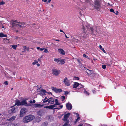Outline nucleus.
<instances>
[{
    "mask_svg": "<svg viewBox=\"0 0 126 126\" xmlns=\"http://www.w3.org/2000/svg\"><path fill=\"white\" fill-rule=\"evenodd\" d=\"M101 0H94V9L97 10L98 11H99L101 7Z\"/></svg>",
    "mask_w": 126,
    "mask_h": 126,
    "instance_id": "f257e3e1",
    "label": "nucleus"
},
{
    "mask_svg": "<svg viewBox=\"0 0 126 126\" xmlns=\"http://www.w3.org/2000/svg\"><path fill=\"white\" fill-rule=\"evenodd\" d=\"M35 117L32 115H30L26 116L23 118V121L24 123H28L31 121L32 120L34 119Z\"/></svg>",
    "mask_w": 126,
    "mask_h": 126,
    "instance_id": "f03ea898",
    "label": "nucleus"
},
{
    "mask_svg": "<svg viewBox=\"0 0 126 126\" xmlns=\"http://www.w3.org/2000/svg\"><path fill=\"white\" fill-rule=\"evenodd\" d=\"M51 89L52 90L54 91L57 93H60L62 91V90L61 89H57L54 87H52Z\"/></svg>",
    "mask_w": 126,
    "mask_h": 126,
    "instance_id": "7ed1b4c3",
    "label": "nucleus"
},
{
    "mask_svg": "<svg viewBox=\"0 0 126 126\" xmlns=\"http://www.w3.org/2000/svg\"><path fill=\"white\" fill-rule=\"evenodd\" d=\"M52 74L55 76H57L60 73V71L56 69H54L52 70Z\"/></svg>",
    "mask_w": 126,
    "mask_h": 126,
    "instance_id": "20e7f679",
    "label": "nucleus"
},
{
    "mask_svg": "<svg viewBox=\"0 0 126 126\" xmlns=\"http://www.w3.org/2000/svg\"><path fill=\"white\" fill-rule=\"evenodd\" d=\"M45 113V111L43 110H40L37 112V114L39 116H42L44 115Z\"/></svg>",
    "mask_w": 126,
    "mask_h": 126,
    "instance_id": "39448f33",
    "label": "nucleus"
},
{
    "mask_svg": "<svg viewBox=\"0 0 126 126\" xmlns=\"http://www.w3.org/2000/svg\"><path fill=\"white\" fill-rule=\"evenodd\" d=\"M21 105H24L25 106H31V105L30 103L28 104L26 100H24L21 102Z\"/></svg>",
    "mask_w": 126,
    "mask_h": 126,
    "instance_id": "423d86ee",
    "label": "nucleus"
},
{
    "mask_svg": "<svg viewBox=\"0 0 126 126\" xmlns=\"http://www.w3.org/2000/svg\"><path fill=\"white\" fill-rule=\"evenodd\" d=\"M63 82L67 86H69L70 84L69 81L67 77H65L64 79Z\"/></svg>",
    "mask_w": 126,
    "mask_h": 126,
    "instance_id": "0eeeda50",
    "label": "nucleus"
},
{
    "mask_svg": "<svg viewBox=\"0 0 126 126\" xmlns=\"http://www.w3.org/2000/svg\"><path fill=\"white\" fill-rule=\"evenodd\" d=\"M46 101L47 102H48L52 104H53L54 102V99L52 97H50L49 98L46 100Z\"/></svg>",
    "mask_w": 126,
    "mask_h": 126,
    "instance_id": "6e6552de",
    "label": "nucleus"
},
{
    "mask_svg": "<svg viewBox=\"0 0 126 126\" xmlns=\"http://www.w3.org/2000/svg\"><path fill=\"white\" fill-rule=\"evenodd\" d=\"M26 109L24 108H22L20 112V116H22L23 114L26 112Z\"/></svg>",
    "mask_w": 126,
    "mask_h": 126,
    "instance_id": "1a4fd4ad",
    "label": "nucleus"
},
{
    "mask_svg": "<svg viewBox=\"0 0 126 126\" xmlns=\"http://www.w3.org/2000/svg\"><path fill=\"white\" fill-rule=\"evenodd\" d=\"M24 23L23 22H18V23L17 24V26L16 28H18L19 29H20V28H22L23 26H22V25H24Z\"/></svg>",
    "mask_w": 126,
    "mask_h": 126,
    "instance_id": "9d476101",
    "label": "nucleus"
},
{
    "mask_svg": "<svg viewBox=\"0 0 126 126\" xmlns=\"http://www.w3.org/2000/svg\"><path fill=\"white\" fill-rule=\"evenodd\" d=\"M66 107L68 110H71L72 108V106L71 103H67L66 105Z\"/></svg>",
    "mask_w": 126,
    "mask_h": 126,
    "instance_id": "9b49d317",
    "label": "nucleus"
},
{
    "mask_svg": "<svg viewBox=\"0 0 126 126\" xmlns=\"http://www.w3.org/2000/svg\"><path fill=\"white\" fill-rule=\"evenodd\" d=\"M79 83L75 82L73 85V88H76L77 87H79Z\"/></svg>",
    "mask_w": 126,
    "mask_h": 126,
    "instance_id": "f8f14e48",
    "label": "nucleus"
},
{
    "mask_svg": "<svg viewBox=\"0 0 126 126\" xmlns=\"http://www.w3.org/2000/svg\"><path fill=\"white\" fill-rule=\"evenodd\" d=\"M15 109V108H13L9 110L8 111L9 113L10 114L14 113L16 112Z\"/></svg>",
    "mask_w": 126,
    "mask_h": 126,
    "instance_id": "ddd939ff",
    "label": "nucleus"
},
{
    "mask_svg": "<svg viewBox=\"0 0 126 126\" xmlns=\"http://www.w3.org/2000/svg\"><path fill=\"white\" fill-rule=\"evenodd\" d=\"M43 106V105H41L39 104H35L33 105V107L34 108H36L37 107H42Z\"/></svg>",
    "mask_w": 126,
    "mask_h": 126,
    "instance_id": "4468645a",
    "label": "nucleus"
},
{
    "mask_svg": "<svg viewBox=\"0 0 126 126\" xmlns=\"http://www.w3.org/2000/svg\"><path fill=\"white\" fill-rule=\"evenodd\" d=\"M86 72L87 73V74L89 75L94 73L93 70H90L88 69H87Z\"/></svg>",
    "mask_w": 126,
    "mask_h": 126,
    "instance_id": "2eb2a0df",
    "label": "nucleus"
},
{
    "mask_svg": "<svg viewBox=\"0 0 126 126\" xmlns=\"http://www.w3.org/2000/svg\"><path fill=\"white\" fill-rule=\"evenodd\" d=\"M58 50L59 52L61 54L64 55L65 54V52L62 49H58Z\"/></svg>",
    "mask_w": 126,
    "mask_h": 126,
    "instance_id": "dca6fc26",
    "label": "nucleus"
},
{
    "mask_svg": "<svg viewBox=\"0 0 126 126\" xmlns=\"http://www.w3.org/2000/svg\"><path fill=\"white\" fill-rule=\"evenodd\" d=\"M59 63H58L61 64H63L64 63H65V60L64 59H62L59 60Z\"/></svg>",
    "mask_w": 126,
    "mask_h": 126,
    "instance_id": "f3484780",
    "label": "nucleus"
},
{
    "mask_svg": "<svg viewBox=\"0 0 126 126\" xmlns=\"http://www.w3.org/2000/svg\"><path fill=\"white\" fill-rule=\"evenodd\" d=\"M20 106L21 105V102L18 100H16V101L15 104V105Z\"/></svg>",
    "mask_w": 126,
    "mask_h": 126,
    "instance_id": "a211bd4d",
    "label": "nucleus"
},
{
    "mask_svg": "<svg viewBox=\"0 0 126 126\" xmlns=\"http://www.w3.org/2000/svg\"><path fill=\"white\" fill-rule=\"evenodd\" d=\"M70 115V113H67L66 114H65L64 116V118L63 119H68L69 116Z\"/></svg>",
    "mask_w": 126,
    "mask_h": 126,
    "instance_id": "6ab92c4d",
    "label": "nucleus"
},
{
    "mask_svg": "<svg viewBox=\"0 0 126 126\" xmlns=\"http://www.w3.org/2000/svg\"><path fill=\"white\" fill-rule=\"evenodd\" d=\"M12 25L13 27H17V24H16L14 22H12Z\"/></svg>",
    "mask_w": 126,
    "mask_h": 126,
    "instance_id": "aec40b11",
    "label": "nucleus"
},
{
    "mask_svg": "<svg viewBox=\"0 0 126 126\" xmlns=\"http://www.w3.org/2000/svg\"><path fill=\"white\" fill-rule=\"evenodd\" d=\"M54 101L55 102V104H54V106H56V105H60V103H59L58 100L57 99H55Z\"/></svg>",
    "mask_w": 126,
    "mask_h": 126,
    "instance_id": "412c9836",
    "label": "nucleus"
},
{
    "mask_svg": "<svg viewBox=\"0 0 126 126\" xmlns=\"http://www.w3.org/2000/svg\"><path fill=\"white\" fill-rule=\"evenodd\" d=\"M7 35L6 34H4L2 32L0 33V37H7Z\"/></svg>",
    "mask_w": 126,
    "mask_h": 126,
    "instance_id": "4be33fe9",
    "label": "nucleus"
},
{
    "mask_svg": "<svg viewBox=\"0 0 126 126\" xmlns=\"http://www.w3.org/2000/svg\"><path fill=\"white\" fill-rule=\"evenodd\" d=\"M48 125V123L47 122H45L42 123L41 126H47Z\"/></svg>",
    "mask_w": 126,
    "mask_h": 126,
    "instance_id": "5701e85b",
    "label": "nucleus"
},
{
    "mask_svg": "<svg viewBox=\"0 0 126 126\" xmlns=\"http://www.w3.org/2000/svg\"><path fill=\"white\" fill-rule=\"evenodd\" d=\"M96 75V74L94 73H93L92 74H91L90 75H89V76L90 77L93 78L95 77V76Z\"/></svg>",
    "mask_w": 126,
    "mask_h": 126,
    "instance_id": "b1692460",
    "label": "nucleus"
},
{
    "mask_svg": "<svg viewBox=\"0 0 126 126\" xmlns=\"http://www.w3.org/2000/svg\"><path fill=\"white\" fill-rule=\"evenodd\" d=\"M16 116H12L11 118H9L8 120L9 121H13L15 120V119L16 118Z\"/></svg>",
    "mask_w": 126,
    "mask_h": 126,
    "instance_id": "393cba45",
    "label": "nucleus"
},
{
    "mask_svg": "<svg viewBox=\"0 0 126 126\" xmlns=\"http://www.w3.org/2000/svg\"><path fill=\"white\" fill-rule=\"evenodd\" d=\"M41 118L40 117H37L36 119V121L37 122H39L41 120Z\"/></svg>",
    "mask_w": 126,
    "mask_h": 126,
    "instance_id": "a878e982",
    "label": "nucleus"
},
{
    "mask_svg": "<svg viewBox=\"0 0 126 126\" xmlns=\"http://www.w3.org/2000/svg\"><path fill=\"white\" fill-rule=\"evenodd\" d=\"M82 30L83 31V33H86L85 28V27L84 26H82Z\"/></svg>",
    "mask_w": 126,
    "mask_h": 126,
    "instance_id": "bb28decb",
    "label": "nucleus"
},
{
    "mask_svg": "<svg viewBox=\"0 0 126 126\" xmlns=\"http://www.w3.org/2000/svg\"><path fill=\"white\" fill-rule=\"evenodd\" d=\"M88 34H86V33H82V34L81 35L83 36V37L84 38H86Z\"/></svg>",
    "mask_w": 126,
    "mask_h": 126,
    "instance_id": "cd10ccee",
    "label": "nucleus"
},
{
    "mask_svg": "<svg viewBox=\"0 0 126 126\" xmlns=\"http://www.w3.org/2000/svg\"><path fill=\"white\" fill-rule=\"evenodd\" d=\"M49 109H52L53 108L55 107V106H54V105H53L48 106Z\"/></svg>",
    "mask_w": 126,
    "mask_h": 126,
    "instance_id": "c85d7f7f",
    "label": "nucleus"
},
{
    "mask_svg": "<svg viewBox=\"0 0 126 126\" xmlns=\"http://www.w3.org/2000/svg\"><path fill=\"white\" fill-rule=\"evenodd\" d=\"M63 120L64 121L67 123L68 124L70 121L68 119H63Z\"/></svg>",
    "mask_w": 126,
    "mask_h": 126,
    "instance_id": "c756f323",
    "label": "nucleus"
},
{
    "mask_svg": "<svg viewBox=\"0 0 126 126\" xmlns=\"http://www.w3.org/2000/svg\"><path fill=\"white\" fill-rule=\"evenodd\" d=\"M65 98V97L64 96H62L61 97V99L62 101H63Z\"/></svg>",
    "mask_w": 126,
    "mask_h": 126,
    "instance_id": "7c9ffc66",
    "label": "nucleus"
},
{
    "mask_svg": "<svg viewBox=\"0 0 126 126\" xmlns=\"http://www.w3.org/2000/svg\"><path fill=\"white\" fill-rule=\"evenodd\" d=\"M90 30L91 31V33L93 34L92 35H93L94 32V31H93V28L92 27H91L90 28Z\"/></svg>",
    "mask_w": 126,
    "mask_h": 126,
    "instance_id": "2f4dec72",
    "label": "nucleus"
},
{
    "mask_svg": "<svg viewBox=\"0 0 126 126\" xmlns=\"http://www.w3.org/2000/svg\"><path fill=\"white\" fill-rule=\"evenodd\" d=\"M10 126H17V125L15 123H11L10 124Z\"/></svg>",
    "mask_w": 126,
    "mask_h": 126,
    "instance_id": "473e14b6",
    "label": "nucleus"
},
{
    "mask_svg": "<svg viewBox=\"0 0 126 126\" xmlns=\"http://www.w3.org/2000/svg\"><path fill=\"white\" fill-rule=\"evenodd\" d=\"M17 47L16 45H12V47L14 49H16Z\"/></svg>",
    "mask_w": 126,
    "mask_h": 126,
    "instance_id": "72a5a7b5",
    "label": "nucleus"
},
{
    "mask_svg": "<svg viewBox=\"0 0 126 126\" xmlns=\"http://www.w3.org/2000/svg\"><path fill=\"white\" fill-rule=\"evenodd\" d=\"M38 63V61L36 60H35L34 61V62L32 63V64L33 65H34L35 64L37 63Z\"/></svg>",
    "mask_w": 126,
    "mask_h": 126,
    "instance_id": "f704fd0d",
    "label": "nucleus"
},
{
    "mask_svg": "<svg viewBox=\"0 0 126 126\" xmlns=\"http://www.w3.org/2000/svg\"><path fill=\"white\" fill-rule=\"evenodd\" d=\"M80 9L82 11L83 10L85 9L86 8L85 6L83 7H80Z\"/></svg>",
    "mask_w": 126,
    "mask_h": 126,
    "instance_id": "c9c22d12",
    "label": "nucleus"
},
{
    "mask_svg": "<svg viewBox=\"0 0 126 126\" xmlns=\"http://www.w3.org/2000/svg\"><path fill=\"white\" fill-rule=\"evenodd\" d=\"M83 87H84V86L83 85H82L81 84H79V87H78V88H79H79H83Z\"/></svg>",
    "mask_w": 126,
    "mask_h": 126,
    "instance_id": "e433bc0d",
    "label": "nucleus"
},
{
    "mask_svg": "<svg viewBox=\"0 0 126 126\" xmlns=\"http://www.w3.org/2000/svg\"><path fill=\"white\" fill-rule=\"evenodd\" d=\"M79 118L80 117L79 116H78L77 117V118L76 119V120L75 122V124L78 121V120Z\"/></svg>",
    "mask_w": 126,
    "mask_h": 126,
    "instance_id": "4c0bfd02",
    "label": "nucleus"
},
{
    "mask_svg": "<svg viewBox=\"0 0 126 126\" xmlns=\"http://www.w3.org/2000/svg\"><path fill=\"white\" fill-rule=\"evenodd\" d=\"M67 125L69 126H70V124L69 125L67 123L65 122V123L63 124V126H66Z\"/></svg>",
    "mask_w": 126,
    "mask_h": 126,
    "instance_id": "58836bf2",
    "label": "nucleus"
},
{
    "mask_svg": "<svg viewBox=\"0 0 126 126\" xmlns=\"http://www.w3.org/2000/svg\"><path fill=\"white\" fill-rule=\"evenodd\" d=\"M74 79L75 80H79V78L78 77H74Z\"/></svg>",
    "mask_w": 126,
    "mask_h": 126,
    "instance_id": "ea45409f",
    "label": "nucleus"
},
{
    "mask_svg": "<svg viewBox=\"0 0 126 126\" xmlns=\"http://www.w3.org/2000/svg\"><path fill=\"white\" fill-rule=\"evenodd\" d=\"M110 11L112 12H113L114 13H115V12L114 11V10L113 9H110Z\"/></svg>",
    "mask_w": 126,
    "mask_h": 126,
    "instance_id": "a19ab883",
    "label": "nucleus"
},
{
    "mask_svg": "<svg viewBox=\"0 0 126 126\" xmlns=\"http://www.w3.org/2000/svg\"><path fill=\"white\" fill-rule=\"evenodd\" d=\"M84 92L85 94H86L87 95H89V93H88L85 90H84Z\"/></svg>",
    "mask_w": 126,
    "mask_h": 126,
    "instance_id": "79ce46f5",
    "label": "nucleus"
},
{
    "mask_svg": "<svg viewBox=\"0 0 126 126\" xmlns=\"http://www.w3.org/2000/svg\"><path fill=\"white\" fill-rule=\"evenodd\" d=\"M54 60L55 61L57 62V63H59V60L57 59H54Z\"/></svg>",
    "mask_w": 126,
    "mask_h": 126,
    "instance_id": "37998d69",
    "label": "nucleus"
},
{
    "mask_svg": "<svg viewBox=\"0 0 126 126\" xmlns=\"http://www.w3.org/2000/svg\"><path fill=\"white\" fill-rule=\"evenodd\" d=\"M41 91L43 93H45L46 92V91L44 89L41 90Z\"/></svg>",
    "mask_w": 126,
    "mask_h": 126,
    "instance_id": "c03bdc74",
    "label": "nucleus"
},
{
    "mask_svg": "<svg viewBox=\"0 0 126 126\" xmlns=\"http://www.w3.org/2000/svg\"><path fill=\"white\" fill-rule=\"evenodd\" d=\"M24 48L27 50L28 51H29V47H26V46H25L24 47Z\"/></svg>",
    "mask_w": 126,
    "mask_h": 126,
    "instance_id": "a18cd8bd",
    "label": "nucleus"
},
{
    "mask_svg": "<svg viewBox=\"0 0 126 126\" xmlns=\"http://www.w3.org/2000/svg\"><path fill=\"white\" fill-rule=\"evenodd\" d=\"M5 4V2L2 1L0 2V5H1L4 4Z\"/></svg>",
    "mask_w": 126,
    "mask_h": 126,
    "instance_id": "49530a36",
    "label": "nucleus"
},
{
    "mask_svg": "<svg viewBox=\"0 0 126 126\" xmlns=\"http://www.w3.org/2000/svg\"><path fill=\"white\" fill-rule=\"evenodd\" d=\"M102 68L103 69H105L106 68V66L105 65H102Z\"/></svg>",
    "mask_w": 126,
    "mask_h": 126,
    "instance_id": "de8ad7c7",
    "label": "nucleus"
},
{
    "mask_svg": "<svg viewBox=\"0 0 126 126\" xmlns=\"http://www.w3.org/2000/svg\"><path fill=\"white\" fill-rule=\"evenodd\" d=\"M44 52L46 53H47L48 52V51L47 50V49L45 48Z\"/></svg>",
    "mask_w": 126,
    "mask_h": 126,
    "instance_id": "09e8293b",
    "label": "nucleus"
},
{
    "mask_svg": "<svg viewBox=\"0 0 126 126\" xmlns=\"http://www.w3.org/2000/svg\"><path fill=\"white\" fill-rule=\"evenodd\" d=\"M68 93L67 91H65L64 93V94L65 95H67L68 94Z\"/></svg>",
    "mask_w": 126,
    "mask_h": 126,
    "instance_id": "8fccbe9b",
    "label": "nucleus"
},
{
    "mask_svg": "<svg viewBox=\"0 0 126 126\" xmlns=\"http://www.w3.org/2000/svg\"><path fill=\"white\" fill-rule=\"evenodd\" d=\"M4 83L6 85H8V83L7 81H5L4 82Z\"/></svg>",
    "mask_w": 126,
    "mask_h": 126,
    "instance_id": "3c124183",
    "label": "nucleus"
},
{
    "mask_svg": "<svg viewBox=\"0 0 126 126\" xmlns=\"http://www.w3.org/2000/svg\"><path fill=\"white\" fill-rule=\"evenodd\" d=\"M12 22H15H15L17 23H18V22H18L16 20H12Z\"/></svg>",
    "mask_w": 126,
    "mask_h": 126,
    "instance_id": "603ef678",
    "label": "nucleus"
},
{
    "mask_svg": "<svg viewBox=\"0 0 126 126\" xmlns=\"http://www.w3.org/2000/svg\"><path fill=\"white\" fill-rule=\"evenodd\" d=\"M83 57H85V58H88V56H87L85 54H84L83 55Z\"/></svg>",
    "mask_w": 126,
    "mask_h": 126,
    "instance_id": "864d4df0",
    "label": "nucleus"
},
{
    "mask_svg": "<svg viewBox=\"0 0 126 126\" xmlns=\"http://www.w3.org/2000/svg\"><path fill=\"white\" fill-rule=\"evenodd\" d=\"M99 48H100V49L101 50H102V49L103 48H102V47L100 45H99Z\"/></svg>",
    "mask_w": 126,
    "mask_h": 126,
    "instance_id": "5fc2aeb1",
    "label": "nucleus"
},
{
    "mask_svg": "<svg viewBox=\"0 0 126 126\" xmlns=\"http://www.w3.org/2000/svg\"><path fill=\"white\" fill-rule=\"evenodd\" d=\"M60 32H63V33L64 34H65V33H64V32L63 31V30L60 29Z\"/></svg>",
    "mask_w": 126,
    "mask_h": 126,
    "instance_id": "6e6d98bb",
    "label": "nucleus"
},
{
    "mask_svg": "<svg viewBox=\"0 0 126 126\" xmlns=\"http://www.w3.org/2000/svg\"><path fill=\"white\" fill-rule=\"evenodd\" d=\"M116 15H117L118 14V11H116V13L115 12V13H114Z\"/></svg>",
    "mask_w": 126,
    "mask_h": 126,
    "instance_id": "4d7b16f0",
    "label": "nucleus"
},
{
    "mask_svg": "<svg viewBox=\"0 0 126 126\" xmlns=\"http://www.w3.org/2000/svg\"><path fill=\"white\" fill-rule=\"evenodd\" d=\"M83 124L82 123H80L78 126H83Z\"/></svg>",
    "mask_w": 126,
    "mask_h": 126,
    "instance_id": "13d9d810",
    "label": "nucleus"
},
{
    "mask_svg": "<svg viewBox=\"0 0 126 126\" xmlns=\"http://www.w3.org/2000/svg\"><path fill=\"white\" fill-rule=\"evenodd\" d=\"M46 100H44V99L43 100V103H45L46 102H47L46 101Z\"/></svg>",
    "mask_w": 126,
    "mask_h": 126,
    "instance_id": "bf43d9fd",
    "label": "nucleus"
},
{
    "mask_svg": "<svg viewBox=\"0 0 126 126\" xmlns=\"http://www.w3.org/2000/svg\"><path fill=\"white\" fill-rule=\"evenodd\" d=\"M102 50L103 51L104 53H106L105 50H104V49L103 48V49H102Z\"/></svg>",
    "mask_w": 126,
    "mask_h": 126,
    "instance_id": "052dcab7",
    "label": "nucleus"
},
{
    "mask_svg": "<svg viewBox=\"0 0 126 126\" xmlns=\"http://www.w3.org/2000/svg\"><path fill=\"white\" fill-rule=\"evenodd\" d=\"M92 91L94 93H95L96 92L94 90H92Z\"/></svg>",
    "mask_w": 126,
    "mask_h": 126,
    "instance_id": "680f3d73",
    "label": "nucleus"
},
{
    "mask_svg": "<svg viewBox=\"0 0 126 126\" xmlns=\"http://www.w3.org/2000/svg\"><path fill=\"white\" fill-rule=\"evenodd\" d=\"M59 107H60V109H61L63 107V105H60L59 106Z\"/></svg>",
    "mask_w": 126,
    "mask_h": 126,
    "instance_id": "e2e57ef3",
    "label": "nucleus"
},
{
    "mask_svg": "<svg viewBox=\"0 0 126 126\" xmlns=\"http://www.w3.org/2000/svg\"><path fill=\"white\" fill-rule=\"evenodd\" d=\"M79 14L80 15V16H81L82 15V14L81 13V11L80 10H79Z\"/></svg>",
    "mask_w": 126,
    "mask_h": 126,
    "instance_id": "0e129e2a",
    "label": "nucleus"
},
{
    "mask_svg": "<svg viewBox=\"0 0 126 126\" xmlns=\"http://www.w3.org/2000/svg\"><path fill=\"white\" fill-rule=\"evenodd\" d=\"M44 49H45V48H40V51H42V50H44Z\"/></svg>",
    "mask_w": 126,
    "mask_h": 126,
    "instance_id": "69168bd1",
    "label": "nucleus"
},
{
    "mask_svg": "<svg viewBox=\"0 0 126 126\" xmlns=\"http://www.w3.org/2000/svg\"><path fill=\"white\" fill-rule=\"evenodd\" d=\"M54 40L57 41H60L58 39H54Z\"/></svg>",
    "mask_w": 126,
    "mask_h": 126,
    "instance_id": "338daca9",
    "label": "nucleus"
},
{
    "mask_svg": "<svg viewBox=\"0 0 126 126\" xmlns=\"http://www.w3.org/2000/svg\"><path fill=\"white\" fill-rule=\"evenodd\" d=\"M32 102L33 103H35V100H33Z\"/></svg>",
    "mask_w": 126,
    "mask_h": 126,
    "instance_id": "774afa93",
    "label": "nucleus"
}]
</instances>
